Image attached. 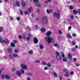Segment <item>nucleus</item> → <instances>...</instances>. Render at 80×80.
<instances>
[{
	"instance_id": "f257e3e1",
	"label": "nucleus",
	"mask_w": 80,
	"mask_h": 80,
	"mask_svg": "<svg viewBox=\"0 0 80 80\" xmlns=\"http://www.w3.org/2000/svg\"><path fill=\"white\" fill-rule=\"evenodd\" d=\"M45 40L47 42L48 44H50V42H53V38H50V37H46L45 38Z\"/></svg>"
},
{
	"instance_id": "f03ea898",
	"label": "nucleus",
	"mask_w": 80,
	"mask_h": 80,
	"mask_svg": "<svg viewBox=\"0 0 80 80\" xmlns=\"http://www.w3.org/2000/svg\"><path fill=\"white\" fill-rule=\"evenodd\" d=\"M42 23H43V24H46V23H47L48 22L47 17L46 16L43 17L42 18Z\"/></svg>"
},
{
	"instance_id": "7ed1b4c3",
	"label": "nucleus",
	"mask_w": 80,
	"mask_h": 80,
	"mask_svg": "<svg viewBox=\"0 0 80 80\" xmlns=\"http://www.w3.org/2000/svg\"><path fill=\"white\" fill-rule=\"evenodd\" d=\"M53 16L54 17H57V18L59 19L60 18V14L58 12H54L53 14Z\"/></svg>"
},
{
	"instance_id": "20e7f679",
	"label": "nucleus",
	"mask_w": 80,
	"mask_h": 80,
	"mask_svg": "<svg viewBox=\"0 0 80 80\" xmlns=\"http://www.w3.org/2000/svg\"><path fill=\"white\" fill-rule=\"evenodd\" d=\"M56 57L58 60H61L62 59V57H61V55L59 54V53L58 52H57L56 53Z\"/></svg>"
},
{
	"instance_id": "39448f33",
	"label": "nucleus",
	"mask_w": 80,
	"mask_h": 80,
	"mask_svg": "<svg viewBox=\"0 0 80 80\" xmlns=\"http://www.w3.org/2000/svg\"><path fill=\"white\" fill-rule=\"evenodd\" d=\"M21 67L24 70L27 69V66L25 64H21Z\"/></svg>"
},
{
	"instance_id": "423d86ee",
	"label": "nucleus",
	"mask_w": 80,
	"mask_h": 80,
	"mask_svg": "<svg viewBox=\"0 0 80 80\" xmlns=\"http://www.w3.org/2000/svg\"><path fill=\"white\" fill-rule=\"evenodd\" d=\"M33 42L34 43H35V44L38 43V39L36 37H34L33 38Z\"/></svg>"
},
{
	"instance_id": "0eeeda50",
	"label": "nucleus",
	"mask_w": 80,
	"mask_h": 80,
	"mask_svg": "<svg viewBox=\"0 0 80 80\" xmlns=\"http://www.w3.org/2000/svg\"><path fill=\"white\" fill-rule=\"evenodd\" d=\"M16 74L17 75L19 76V77H20L21 75H22V72H21V71H17L16 72Z\"/></svg>"
},
{
	"instance_id": "6e6552de",
	"label": "nucleus",
	"mask_w": 80,
	"mask_h": 80,
	"mask_svg": "<svg viewBox=\"0 0 80 80\" xmlns=\"http://www.w3.org/2000/svg\"><path fill=\"white\" fill-rule=\"evenodd\" d=\"M54 47H57V48H58L60 47V45L57 43H55L54 44Z\"/></svg>"
},
{
	"instance_id": "1a4fd4ad",
	"label": "nucleus",
	"mask_w": 80,
	"mask_h": 80,
	"mask_svg": "<svg viewBox=\"0 0 80 80\" xmlns=\"http://www.w3.org/2000/svg\"><path fill=\"white\" fill-rule=\"evenodd\" d=\"M5 43L6 44H8L9 43V41H8V40L6 39H5L4 40H3V43Z\"/></svg>"
},
{
	"instance_id": "9d476101",
	"label": "nucleus",
	"mask_w": 80,
	"mask_h": 80,
	"mask_svg": "<svg viewBox=\"0 0 80 80\" xmlns=\"http://www.w3.org/2000/svg\"><path fill=\"white\" fill-rule=\"evenodd\" d=\"M21 4L22 6V7H25L26 4L25 3V1H22Z\"/></svg>"
},
{
	"instance_id": "9b49d317",
	"label": "nucleus",
	"mask_w": 80,
	"mask_h": 80,
	"mask_svg": "<svg viewBox=\"0 0 80 80\" xmlns=\"http://www.w3.org/2000/svg\"><path fill=\"white\" fill-rule=\"evenodd\" d=\"M52 34V32L50 31H49L48 32L46 33V35L48 37H50V34Z\"/></svg>"
},
{
	"instance_id": "f8f14e48",
	"label": "nucleus",
	"mask_w": 80,
	"mask_h": 80,
	"mask_svg": "<svg viewBox=\"0 0 80 80\" xmlns=\"http://www.w3.org/2000/svg\"><path fill=\"white\" fill-rule=\"evenodd\" d=\"M50 12H51V13H52V12H53V11H52V10L50 9L49 10L48 9L47 10V12L48 13V14L50 13Z\"/></svg>"
},
{
	"instance_id": "ddd939ff",
	"label": "nucleus",
	"mask_w": 80,
	"mask_h": 80,
	"mask_svg": "<svg viewBox=\"0 0 80 80\" xmlns=\"http://www.w3.org/2000/svg\"><path fill=\"white\" fill-rule=\"evenodd\" d=\"M68 57L69 58L70 60H72V54H71L70 53H69L68 54Z\"/></svg>"
},
{
	"instance_id": "4468645a",
	"label": "nucleus",
	"mask_w": 80,
	"mask_h": 80,
	"mask_svg": "<svg viewBox=\"0 0 80 80\" xmlns=\"http://www.w3.org/2000/svg\"><path fill=\"white\" fill-rule=\"evenodd\" d=\"M8 51L10 53H12L13 52V51H12V48H9L8 49Z\"/></svg>"
},
{
	"instance_id": "2eb2a0df",
	"label": "nucleus",
	"mask_w": 80,
	"mask_h": 80,
	"mask_svg": "<svg viewBox=\"0 0 80 80\" xmlns=\"http://www.w3.org/2000/svg\"><path fill=\"white\" fill-rule=\"evenodd\" d=\"M28 53L30 55H32L33 53V51L32 50H31L28 51Z\"/></svg>"
},
{
	"instance_id": "dca6fc26",
	"label": "nucleus",
	"mask_w": 80,
	"mask_h": 80,
	"mask_svg": "<svg viewBox=\"0 0 80 80\" xmlns=\"http://www.w3.org/2000/svg\"><path fill=\"white\" fill-rule=\"evenodd\" d=\"M63 62H67V58L66 57H65L63 58L62 59Z\"/></svg>"
},
{
	"instance_id": "f3484780",
	"label": "nucleus",
	"mask_w": 80,
	"mask_h": 80,
	"mask_svg": "<svg viewBox=\"0 0 80 80\" xmlns=\"http://www.w3.org/2000/svg\"><path fill=\"white\" fill-rule=\"evenodd\" d=\"M67 37L68 38H72V36L70 35V34H67Z\"/></svg>"
},
{
	"instance_id": "a211bd4d",
	"label": "nucleus",
	"mask_w": 80,
	"mask_h": 80,
	"mask_svg": "<svg viewBox=\"0 0 80 80\" xmlns=\"http://www.w3.org/2000/svg\"><path fill=\"white\" fill-rule=\"evenodd\" d=\"M5 77L7 78V79H10V76L8 75H5Z\"/></svg>"
},
{
	"instance_id": "6ab92c4d",
	"label": "nucleus",
	"mask_w": 80,
	"mask_h": 80,
	"mask_svg": "<svg viewBox=\"0 0 80 80\" xmlns=\"http://www.w3.org/2000/svg\"><path fill=\"white\" fill-rule=\"evenodd\" d=\"M78 13V11H77V10L75 9L73 10V13H74V14H77Z\"/></svg>"
},
{
	"instance_id": "aec40b11",
	"label": "nucleus",
	"mask_w": 80,
	"mask_h": 80,
	"mask_svg": "<svg viewBox=\"0 0 80 80\" xmlns=\"http://www.w3.org/2000/svg\"><path fill=\"white\" fill-rule=\"evenodd\" d=\"M16 5L18 7H20V3H19V2L18 1H16Z\"/></svg>"
},
{
	"instance_id": "412c9836",
	"label": "nucleus",
	"mask_w": 80,
	"mask_h": 80,
	"mask_svg": "<svg viewBox=\"0 0 80 80\" xmlns=\"http://www.w3.org/2000/svg\"><path fill=\"white\" fill-rule=\"evenodd\" d=\"M39 47L40 49H43V48H44L42 44H40L39 45Z\"/></svg>"
},
{
	"instance_id": "4be33fe9",
	"label": "nucleus",
	"mask_w": 80,
	"mask_h": 80,
	"mask_svg": "<svg viewBox=\"0 0 80 80\" xmlns=\"http://www.w3.org/2000/svg\"><path fill=\"white\" fill-rule=\"evenodd\" d=\"M23 38L24 39H26L27 38V36L26 35V34L25 33L23 34Z\"/></svg>"
},
{
	"instance_id": "5701e85b",
	"label": "nucleus",
	"mask_w": 80,
	"mask_h": 80,
	"mask_svg": "<svg viewBox=\"0 0 80 80\" xmlns=\"http://www.w3.org/2000/svg\"><path fill=\"white\" fill-rule=\"evenodd\" d=\"M3 40L2 39V37L0 36V42L1 43H3Z\"/></svg>"
},
{
	"instance_id": "b1692460",
	"label": "nucleus",
	"mask_w": 80,
	"mask_h": 80,
	"mask_svg": "<svg viewBox=\"0 0 80 80\" xmlns=\"http://www.w3.org/2000/svg\"><path fill=\"white\" fill-rule=\"evenodd\" d=\"M34 28H35L36 29V30H38V25L36 24L35 25Z\"/></svg>"
},
{
	"instance_id": "393cba45",
	"label": "nucleus",
	"mask_w": 80,
	"mask_h": 80,
	"mask_svg": "<svg viewBox=\"0 0 80 80\" xmlns=\"http://www.w3.org/2000/svg\"><path fill=\"white\" fill-rule=\"evenodd\" d=\"M32 7H30V8L28 10V12L29 13L31 12V11H32Z\"/></svg>"
},
{
	"instance_id": "a878e982",
	"label": "nucleus",
	"mask_w": 80,
	"mask_h": 80,
	"mask_svg": "<svg viewBox=\"0 0 80 80\" xmlns=\"http://www.w3.org/2000/svg\"><path fill=\"white\" fill-rule=\"evenodd\" d=\"M65 77H68L69 76V74H68V72H66L65 73Z\"/></svg>"
},
{
	"instance_id": "bb28decb",
	"label": "nucleus",
	"mask_w": 80,
	"mask_h": 80,
	"mask_svg": "<svg viewBox=\"0 0 80 80\" xmlns=\"http://www.w3.org/2000/svg\"><path fill=\"white\" fill-rule=\"evenodd\" d=\"M69 8L71 10H73V7L72 5H70L69 7Z\"/></svg>"
},
{
	"instance_id": "cd10ccee",
	"label": "nucleus",
	"mask_w": 80,
	"mask_h": 80,
	"mask_svg": "<svg viewBox=\"0 0 80 80\" xmlns=\"http://www.w3.org/2000/svg\"><path fill=\"white\" fill-rule=\"evenodd\" d=\"M47 65L48 67H51V64L50 63H48L47 64Z\"/></svg>"
},
{
	"instance_id": "c85d7f7f",
	"label": "nucleus",
	"mask_w": 80,
	"mask_h": 80,
	"mask_svg": "<svg viewBox=\"0 0 80 80\" xmlns=\"http://www.w3.org/2000/svg\"><path fill=\"white\" fill-rule=\"evenodd\" d=\"M13 57H16V58H17V57H18V55L17 54H13Z\"/></svg>"
},
{
	"instance_id": "c756f323",
	"label": "nucleus",
	"mask_w": 80,
	"mask_h": 80,
	"mask_svg": "<svg viewBox=\"0 0 80 80\" xmlns=\"http://www.w3.org/2000/svg\"><path fill=\"white\" fill-rule=\"evenodd\" d=\"M11 45L12 47H15V44L13 43V42H11Z\"/></svg>"
},
{
	"instance_id": "7c9ffc66",
	"label": "nucleus",
	"mask_w": 80,
	"mask_h": 80,
	"mask_svg": "<svg viewBox=\"0 0 80 80\" xmlns=\"http://www.w3.org/2000/svg\"><path fill=\"white\" fill-rule=\"evenodd\" d=\"M54 77H58V76H57V74H56V73H55V72H54Z\"/></svg>"
},
{
	"instance_id": "2f4dec72",
	"label": "nucleus",
	"mask_w": 80,
	"mask_h": 80,
	"mask_svg": "<svg viewBox=\"0 0 80 80\" xmlns=\"http://www.w3.org/2000/svg\"><path fill=\"white\" fill-rule=\"evenodd\" d=\"M42 63L44 65H47V63H46V62H45V61H42Z\"/></svg>"
},
{
	"instance_id": "473e14b6",
	"label": "nucleus",
	"mask_w": 80,
	"mask_h": 80,
	"mask_svg": "<svg viewBox=\"0 0 80 80\" xmlns=\"http://www.w3.org/2000/svg\"><path fill=\"white\" fill-rule=\"evenodd\" d=\"M21 74H22V73H24V70H23V69H22L21 70Z\"/></svg>"
},
{
	"instance_id": "72a5a7b5",
	"label": "nucleus",
	"mask_w": 80,
	"mask_h": 80,
	"mask_svg": "<svg viewBox=\"0 0 80 80\" xmlns=\"http://www.w3.org/2000/svg\"><path fill=\"white\" fill-rule=\"evenodd\" d=\"M36 63H40V60H37L36 61H35Z\"/></svg>"
},
{
	"instance_id": "f704fd0d",
	"label": "nucleus",
	"mask_w": 80,
	"mask_h": 80,
	"mask_svg": "<svg viewBox=\"0 0 80 80\" xmlns=\"http://www.w3.org/2000/svg\"><path fill=\"white\" fill-rule=\"evenodd\" d=\"M18 38L19 39H22V36L21 35H19L18 36Z\"/></svg>"
},
{
	"instance_id": "c9c22d12",
	"label": "nucleus",
	"mask_w": 80,
	"mask_h": 80,
	"mask_svg": "<svg viewBox=\"0 0 80 80\" xmlns=\"http://www.w3.org/2000/svg\"><path fill=\"white\" fill-rule=\"evenodd\" d=\"M14 52L15 53H17L18 52V50L17 49H16L14 50Z\"/></svg>"
},
{
	"instance_id": "e433bc0d",
	"label": "nucleus",
	"mask_w": 80,
	"mask_h": 80,
	"mask_svg": "<svg viewBox=\"0 0 80 80\" xmlns=\"http://www.w3.org/2000/svg\"><path fill=\"white\" fill-rule=\"evenodd\" d=\"M9 57L11 58V59H13V57L12 56L11 54H10L9 55Z\"/></svg>"
},
{
	"instance_id": "4c0bfd02",
	"label": "nucleus",
	"mask_w": 80,
	"mask_h": 80,
	"mask_svg": "<svg viewBox=\"0 0 80 80\" xmlns=\"http://www.w3.org/2000/svg\"><path fill=\"white\" fill-rule=\"evenodd\" d=\"M34 3H38V0H33Z\"/></svg>"
},
{
	"instance_id": "58836bf2",
	"label": "nucleus",
	"mask_w": 80,
	"mask_h": 80,
	"mask_svg": "<svg viewBox=\"0 0 80 80\" xmlns=\"http://www.w3.org/2000/svg\"><path fill=\"white\" fill-rule=\"evenodd\" d=\"M59 78L60 80H62V77L61 75L59 76Z\"/></svg>"
},
{
	"instance_id": "ea45409f",
	"label": "nucleus",
	"mask_w": 80,
	"mask_h": 80,
	"mask_svg": "<svg viewBox=\"0 0 80 80\" xmlns=\"http://www.w3.org/2000/svg\"><path fill=\"white\" fill-rule=\"evenodd\" d=\"M76 43V42H75V41H73L72 42V45H74Z\"/></svg>"
},
{
	"instance_id": "a19ab883",
	"label": "nucleus",
	"mask_w": 80,
	"mask_h": 80,
	"mask_svg": "<svg viewBox=\"0 0 80 80\" xmlns=\"http://www.w3.org/2000/svg\"><path fill=\"white\" fill-rule=\"evenodd\" d=\"M36 6H37V7H40V6H41V5H40V4L36 3Z\"/></svg>"
},
{
	"instance_id": "79ce46f5",
	"label": "nucleus",
	"mask_w": 80,
	"mask_h": 80,
	"mask_svg": "<svg viewBox=\"0 0 80 80\" xmlns=\"http://www.w3.org/2000/svg\"><path fill=\"white\" fill-rule=\"evenodd\" d=\"M72 37H77V35L75 33H73L72 34Z\"/></svg>"
},
{
	"instance_id": "37998d69",
	"label": "nucleus",
	"mask_w": 80,
	"mask_h": 80,
	"mask_svg": "<svg viewBox=\"0 0 80 80\" xmlns=\"http://www.w3.org/2000/svg\"><path fill=\"white\" fill-rule=\"evenodd\" d=\"M27 35L28 37H31L32 36V34H30V33H28L27 34Z\"/></svg>"
},
{
	"instance_id": "c03bdc74",
	"label": "nucleus",
	"mask_w": 80,
	"mask_h": 80,
	"mask_svg": "<svg viewBox=\"0 0 80 80\" xmlns=\"http://www.w3.org/2000/svg\"><path fill=\"white\" fill-rule=\"evenodd\" d=\"M70 17L71 18V19L72 20L74 18V16L73 15L71 16Z\"/></svg>"
},
{
	"instance_id": "a18cd8bd",
	"label": "nucleus",
	"mask_w": 80,
	"mask_h": 80,
	"mask_svg": "<svg viewBox=\"0 0 80 80\" xmlns=\"http://www.w3.org/2000/svg\"><path fill=\"white\" fill-rule=\"evenodd\" d=\"M58 33H59V34H62V31H61L60 30H59L58 31Z\"/></svg>"
},
{
	"instance_id": "49530a36",
	"label": "nucleus",
	"mask_w": 80,
	"mask_h": 80,
	"mask_svg": "<svg viewBox=\"0 0 80 80\" xmlns=\"http://www.w3.org/2000/svg\"><path fill=\"white\" fill-rule=\"evenodd\" d=\"M5 75L2 74L1 75V77L2 78H5Z\"/></svg>"
},
{
	"instance_id": "de8ad7c7",
	"label": "nucleus",
	"mask_w": 80,
	"mask_h": 80,
	"mask_svg": "<svg viewBox=\"0 0 80 80\" xmlns=\"http://www.w3.org/2000/svg\"><path fill=\"white\" fill-rule=\"evenodd\" d=\"M20 13L21 15H22L23 14V11H22V10H20Z\"/></svg>"
},
{
	"instance_id": "09e8293b",
	"label": "nucleus",
	"mask_w": 80,
	"mask_h": 80,
	"mask_svg": "<svg viewBox=\"0 0 80 80\" xmlns=\"http://www.w3.org/2000/svg\"><path fill=\"white\" fill-rule=\"evenodd\" d=\"M41 30H46V29L44 28H42L41 29Z\"/></svg>"
},
{
	"instance_id": "8fccbe9b",
	"label": "nucleus",
	"mask_w": 80,
	"mask_h": 80,
	"mask_svg": "<svg viewBox=\"0 0 80 80\" xmlns=\"http://www.w3.org/2000/svg\"><path fill=\"white\" fill-rule=\"evenodd\" d=\"M30 38V37H28L27 38V40L28 41H29Z\"/></svg>"
},
{
	"instance_id": "3c124183",
	"label": "nucleus",
	"mask_w": 80,
	"mask_h": 80,
	"mask_svg": "<svg viewBox=\"0 0 80 80\" xmlns=\"http://www.w3.org/2000/svg\"><path fill=\"white\" fill-rule=\"evenodd\" d=\"M76 49L75 48H73L72 49V50L73 52H74V51H75V50Z\"/></svg>"
},
{
	"instance_id": "603ef678",
	"label": "nucleus",
	"mask_w": 80,
	"mask_h": 80,
	"mask_svg": "<svg viewBox=\"0 0 80 80\" xmlns=\"http://www.w3.org/2000/svg\"><path fill=\"white\" fill-rule=\"evenodd\" d=\"M32 75V74L31 72H29L28 73V75H29V76H31Z\"/></svg>"
},
{
	"instance_id": "864d4df0",
	"label": "nucleus",
	"mask_w": 80,
	"mask_h": 80,
	"mask_svg": "<svg viewBox=\"0 0 80 80\" xmlns=\"http://www.w3.org/2000/svg\"><path fill=\"white\" fill-rule=\"evenodd\" d=\"M17 20L18 21L20 20V18L19 17H18L17 18Z\"/></svg>"
},
{
	"instance_id": "5fc2aeb1",
	"label": "nucleus",
	"mask_w": 80,
	"mask_h": 80,
	"mask_svg": "<svg viewBox=\"0 0 80 80\" xmlns=\"http://www.w3.org/2000/svg\"><path fill=\"white\" fill-rule=\"evenodd\" d=\"M78 12L79 14V15H80V9H78Z\"/></svg>"
},
{
	"instance_id": "6e6d98bb",
	"label": "nucleus",
	"mask_w": 80,
	"mask_h": 80,
	"mask_svg": "<svg viewBox=\"0 0 80 80\" xmlns=\"http://www.w3.org/2000/svg\"><path fill=\"white\" fill-rule=\"evenodd\" d=\"M27 29H28V30H32V29L29 28V27H27Z\"/></svg>"
},
{
	"instance_id": "4d7b16f0",
	"label": "nucleus",
	"mask_w": 80,
	"mask_h": 80,
	"mask_svg": "<svg viewBox=\"0 0 80 80\" xmlns=\"http://www.w3.org/2000/svg\"><path fill=\"white\" fill-rule=\"evenodd\" d=\"M0 30H3V28L2 27H0Z\"/></svg>"
},
{
	"instance_id": "13d9d810",
	"label": "nucleus",
	"mask_w": 80,
	"mask_h": 80,
	"mask_svg": "<svg viewBox=\"0 0 80 80\" xmlns=\"http://www.w3.org/2000/svg\"><path fill=\"white\" fill-rule=\"evenodd\" d=\"M12 71H15V68H12L11 69Z\"/></svg>"
},
{
	"instance_id": "bf43d9fd",
	"label": "nucleus",
	"mask_w": 80,
	"mask_h": 80,
	"mask_svg": "<svg viewBox=\"0 0 80 80\" xmlns=\"http://www.w3.org/2000/svg\"><path fill=\"white\" fill-rule=\"evenodd\" d=\"M13 17H10V19L11 20H13Z\"/></svg>"
},
{
	"instance_id": "052dcab7",
	"label": "nucleus",
	"mask_w": 80,
	"mask_h": 80,
	"mask_svg": "<svg viewBox=\"0 0 80 80\" xmlns=\"http://www.w3.org/2000/svg\"><path fill=\"white\" fill-rule=\"evenodd\" d=\"M73 60L74 62H76V61H77V59L75 58H73Z\"/></svg>"
},
{
	"instance_id": "680f3d73",
	"label": "nucleus",
	"mask_w": 80,
	"mask_h": 80,
	"mask_svg": "<svg viewBox=\"0 0 80 80\" xmlns=\"http://www.w3.org/2000/svg\"><path fill=\"white\" fill-rule=\"evenodd\" d=\"M73 73H73V71H71L70 72L71 75H73Z\"/></svg>"
},
{
	"instance_id": "e2e57ef3",
	"label": "nucleus",
	"mask_w": 80,
	"mask_h": 80,
	"mask_svg": "<svg viewBox=\"0 0 80 80\" xmlns=\"http://www.w3.org/2000/svg\"><path fill=\"white\" fill-rule=\"evenodd\" d=\"M71 28H72V27L71 26H69L68 28V29H69V30H70L71 29Z\"/></svg>"
},
{
	"instance_id": "0e129e2a",
	"label": "nucleus",
	"mask_w": 80,
	"mask_h": 80,
	"mask_svg": "<svg viewBox=\"0 0 80 80\" xmlns=\"http://www.w3.org/2000/svg\"><path fill=\"white\" fill-rule=\"evenodd\" d=\"M24 13L26 14H28V12L27 11H25Z\"/></svg>"
},
{
	"instance_id": "69168bd1",
	"label": "nucleus",
	"mask_w": 80,
	"mask_h": 80,
	"mask_svg": "<svg viewBox=\"0 0 80 80\" xmlns=\"http://www.w3.org/2000/svg\"><path fill=\"white\" fill-rule=\"evenodd\" d=\"M44 70H47L48 69V68H47V67H45L44 68Z\"/></svg>"
},
{
	"instance_id": "338daca9",
	"label": "nucleus",
	"mask_w": 80,
	"mask_h": 80,
	"mask_svg": "<svg viewBox=\"0 0 80 80\" xmlns=\"http://www.w3.org/2000/svg\"><path fill=\"white\" fill-rule=\"evenodd\" d=\"M38 18H36V21H38Z\"/></svg>"
},
{
	"instance_id": "774afa93",
	"label": "nucleus",
	"mask_w": 80,
	"mask_h": 80,
	"mask_svg": "<svg viewBox=\"0 0 80 80\" xmlns=\"http://www.w3.org/2000/svg\"><path fill=\"white\" fill-rule=\"evenodd\" d=\"M27 80H31V79L30 78H27Z\"/></svg>"
}]
</instances>
